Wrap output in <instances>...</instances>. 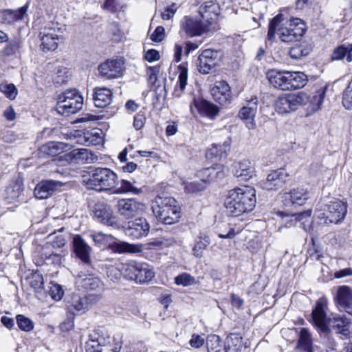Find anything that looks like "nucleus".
Returning <instances> with one entry per match:
<instances>
[{"label":"nucleus","instance_id":"c9c22d12","mask_svg":"<svg viewBox=\"0 0 352 352\" xmlns=\"http://www.w3.org/2000/svg\"><path fill=\"white\" fill-rule=\"evenodd\" d=\"M69 303L68 307L71 311L85 312L89 307L88 298L87 297H81L78 294L73 295Z\"/></svg>","mask_w":352,"mask_h":352},{"label":"nucleus","instance_id":"c756f323","mask_svg":"<svg viewBox=\"0 0 352 352\" xmlns=\"http://www.w3.org/2000/svg\"><path fill=\"white\" fill-rule=\"evenodd\" d=\"M101 134L102 131L98 129L87 131L80 135L78 142L87 146L99 145L103 141Z\"/></svg>","mask_w":352,"mask_h":352},{"label":"nucleus","instance_id":"0e129e2a","mask_svg":"<svg viewBox=\"0 0 352 352\" xmlns=\"http://www.w3.org/2000/svg\"><path fill=\"white\" fill-rule=\"evenodd\" d=\"M344 57L346 58V46L340 45L334 50L333 54H332L333 60H342Z\"/></svg>","mask_w":352,"mask_h":352},{"label":"nucleus","instance_id":"69168bd1","mask_svg":"<svg viewBox=\"0 0 352 352\" xmlns=\"http://www.w3.org/2000/svg\"><path fill=\"white\" fill-rule=\"evenodd\" d=\"M164 37V28L162 26L157 27L153 33L151 35V39L155 42H160Z\"/></svg>","mask_w":352,"mask_h":352},{"label":"nucleus","instance_id":"9b49d317","mask_svg":"<svg viewBox=\"0 0 352 352\" xmlns=\"http://www.w3.org/2000/svg\"><path fill=\"white\" fill-rule=\"evenodd\" d=\"M220 54L218 51L207 49L204 50L197 59V69L203 74H210L219 64Z\"/></svg>","mask_w":352,"mask_h":352},{"label":"nucleus","instance_id":"4c0bfd02","mask_svg":"<svg viewBox=\"0 0 352 352\" xmlns=\"http://www.w3.org/2000/svg\"><path fill=\"white\" fill-rule=\"evenodd\" d=\"M290 90L303 87L307 82V76L303 72H289Z\"/></svg>","mask_w":352,"mask_h":352},{"label":"nucleus","instance_id":"6e6d98bb","mask_svg":"<svg viewBox=\"0 0 352 352\" xmlns=\"http://www.w3.org/2000/svg\"><path fill=\"white\" fill-rule=\"evenodd\" d=\"M342 104L345 109H352V78L344 91Z\"/></svg>","mask_w":352,"mask_h":352},{"label":"nucleus","instance_id":"3c124183","mask_svg":"<svg viewBox=\"0 0 352 352\" xmlns=\"http://www.w3.org/2000/svg\"><path fill=\"white\" fill-rule=\"evenodd\" d=\"M63 144L60 142H51L43 147L44 152L52 156H55L60 153L63 151Z\"/></svg>","mask_w":352,"mask_h":352},{"label":"nucleus","instance_id":"7c9ffc66","mask_svg":"<svg viewBox=\"0 0 352 352\" xmlns=\"http://www.w3.org/2000/svg\"><path fill=\"white\" fill-rule=\"evenodd\" d=\"M217 6L212 1H206L199 7V14L203 20L212 24L217 16Z\"/></svg>","mask_w":352,"mask_h":352},{"label":"nucleus","instance_id":"dca6fc26","mask_svg":"<svg viewBox=\"0 0 352 352\" xmlns=\"http://www.w3.org/2000/svg\"><path fill=\"white\" fill-rule=\"evenodd\" d=\"M94 218L98 222L107 226H113L115 217L111 206L103 201L96 203L93 208Z\"/></svg>","mask_w":352,"mask_h":352},{"label":"nucleus","instance_id":"680f3d73","mask_svg":"<svg viewBox=\"0 0 352 352\" xmlns=\"http://www.w3.org/2000/svg\"><path fill=\"white\" fill-rule=\"evenodd\" d=\"M205 344V338L203 336L198 334H192L189 340L190 346L193 349H199Z\"/></svg>","mask_w":352,"mask_h":352},{"label":"nucleus","instance_id":"412c9836","mask_svg":"<svg viewBox=\"0 0 352 352\" xmlns=\"http://www.w3.org/2000/svg\"><path fill=\"white\" fill-rule=\"evenodd\" d=\"M76 284L87 291L102 292L104 289L103 283L98 277L92 275L78 274L77 275Z\"/></svg>","mask_w":352,"mask_h":352},{"label":"nucleus","instance_id":"2f4dec72","mask_svg":"<svg viewBox=\"0 0 352 352\" xmlns=\"http://www.w3.org/2000/svg\"><path fill=\"white\" fill-rule=\"evenodd\" d=\"M155 276L153 269L144 263H138L136 272V282L145 283L151 281Z\"/></svg>","mask_w":352,"mask_h":352},{"label":"nucleus","instance_id":"f3484780","mask_svg":"<svg viewBox=\"0 0 352 352\" xmlns=\"http://www.w3.org/2000/svg\"><path fill=\"white\" fill-rule=\"evenodd\" d=\"M213 99L222 106L229 104L232 101V92L228 83L224 80L218 81L211 90Z\"/></svg>","mask_w":352,"mask_h":352},{"label":"nucleus","instance_id":"f8f14e48","mask_svg":"<svg viewBox=\"0 0 352 352\" xmlns=\"http://www.w3.org/2000/svg\"><path fill=\"white\" fill-rule=\"evenodd\" d=\"M258 98L252 96L245 102L238 113L239 118L244 122L245 126L250 130L256 127L255 117L258 110Z\"/></svg>","mask_w":352,"mask_h":352},{"label":"nucleus","instance_id":"aec40b11","mask_svg":"<svg viewBox=\"0 0 352 352\" xmlns=\"http://www.w3.org/2000/svg\"><path fill=\"white\" fill-rule=\"evenodd\" d=\"M150 230V225L145 218H138L130 222L126 229V234L133 239L146 236Z\"/></svg>","mask_w":352,"mask_h":352},{"label":"nucleus","instance_id":"6e6552de","mask_svg":"<svg viewBox=\"0 0 352 352\" xmlns=\"http://www.w3.org/2000/svg\"><path fill=\"white\" fill-rule=\"evenodd\" d=\"M118 213L124 219H129L141 214L145 210V205L136 199H120L116 204Z\"/></svg>","mask_w":352,"mask_h":352},{"label":"nucleus","instance_id":"ea45409f","mask_svg":"<svg viewBox=\"0 0 352 352\" xmlns=\"http://www.w3.org/2000/svg\"><path fill=\"white\" fill-rule=\"evenodd\" d=\"M179 75L178 78L179 89L178 88L175 89L174 95L177 97H179L185 89L187 85L188 79V69L184 63L179 65Z\"/></svg>","mask_w":352,"mask_h":352},{"label":"nucleus","instance_id":"4be33fe9","mask_svg":"<svg viewBox=\"0 0 352 352\" xmlns=\"http://www.w3.org/2000/svg\"><path fill=\"white\" fill-rule=\"evenodd\" d=\"M190 108L192 113H195V111H197L201 115L212 119L219 112V108L216 105L204 100L194 99Z\"/></svg>","mask_w":352,"mask_h":352},{"label":"nucleus","instance_id":"f704fd0d","mask_svg":"<svg viewBox=\"0 0 352 352\" xmlns=\"http://www.w3.org/2000/svg\"><path fill=\"white\" fill-rule=\"evenodd\" d=\"M138 262L131 261L129 263H121L118 268L120 274L124 276V278L129 280H133L136 282V272L138 268Z\"/></svg>","mask_w":352,"mask_h":352},{"label":"nucleus","instance_id":"39448f33","mask_svg":"<svg viewBox=\"0 0 352 352\" xmlns=\"http://www.w3.org/2000/svg\"><path fill=\"white\" fill-rule=\"evenodd\" d=\"M83 104V98L76 89L67 90L58 98L56 110L63 116H69L79 111Z\"/></svg>","mask_w":352,"mask_h":352},{"label":"nucleus","instance_id":"864d4df0","mask_svg":"<svg viewBox=\"0 0 352 352\" xmlns=\"http://www.w3.org/2000/svg\"><path fill=\"white\" fill-rule=\"evenodd\" d=\"M116 251L119 253L138 252L140 251V246L122 242L116 244Z\"/></svg>","mask_w":352,"mask_h":352},{"label":"nucleus","instance_id":"ddd939ff","mask_svg":"<svg viewBox=\"0 0 352 352\" xmlns=\"http://www.w3.org/2000/svg\"><path fill=\"white\" fill-rule=\"evenodd\" d=\"M123 61L120 59H109L98 66L100 76L106 79H113L122 75Z\"/></svg>","mask_w":352,"mask_h":352},{"label":"nucleus","instance_id":"393cba45","mask_svg":"<svg viewBox=\"0 0 352 352\" xmlns=\"http://www.w3.org/2000/svg\"><path fill=\"white\" fill-rule=\"evenodd\" d=\"M58 184L59 182L57 181H43L35 187L34 196L38 199H47L54 193Z\"/></svg>","mask_w":352,"mask_h":352},{"label":"nucleus","instance_id":"9d476101","mask_svg":"<svg viewBox=\"0 0 352 352\" xmlns=\"http://www.w3.org/2000/svg\"><path fill=\"white\" fill-rule=\"evenodd\" d=\"M347 212L346 204L340 200H336L330 202L327 206V210L323 212L322 217L324 223H338L344 219Z\"/></svg>","mask_w":352,"mask_h":352},{"label":"nucleus","instance_id":"4d7b16f0","mask_svg":"<svg viewBox=\"0 0 352 352\" xmlns=\"http://www.w3.org/2000/svg\"><path fill=\"white\" fill-rule=\"evenodd\" d=\"M324 333L323 336V342L327 346L328 349L336 348L337 342L333 337L332 332L331 329L325 327L323 329H321Z\"/></svg>","mask_w":352,"mask_h":352},{"label":"nucleus","instance_id":"de8ad7c7","mask_svg":"<svg viewBox=\"0 0 352 352\" xmlns=\"http://www.w3.org/2000/svg\"><path fill=\"white\" fill-rule=\"evenodd\" d=\"M118 192L122 193L131 192L134 195H138L142 192V189L134 186L129 181L122 179Z\"/></svg>","mask_w":352,"mask_h":352},{"label":"nucleus","instance_id":"09e8293b","mask_svg":"<svg viewBox=\"0 0 352 352\" xmlns=\"http://www.w3.org/2000/svg\"><path fill=\"white\" fill-rule=\"evenodd\" d=\"M0 91L10 100H14L18 94L16 87L12 83H1L0 85Z\"/></svg>","mask_w":352,"mask_h":352},{"label":"nucleus","instance_id":"cd10ccee","mask_svg":"<svg viewBox=\"0 0 352 352\" xmlns=\"http://www.w3.org/2000/svg\"><path fill=\"white\" fill-rule=\"evenodd\" d=\"M351 320L344 316H336L331 320V331L348 338L350 334Z\"/></svg>","mask_w":352,"mask_h":352},{"label":"nucleus","instance_id":"f03ea898","mask_svg":"<svg viewBox=\"0 0 352 352\" xmlns=\"http://www.w3.org/2000/svg\"><path fill=\"white\" fill-rule=\"evenodd\" d=\"M256 190L249 186H243L230 190L225 201L228 215L238 217L252 211L256 206Z\"/></svg>","mask_w":352,"mask_h":352},{"label":"nucleus","instance_id":"c85d7f7f","mask_svg":"<svg viewBox=\"0 0 352 352\" xmlns=\"http://www.w3.org/2000/svg\"><path fill=\"white\" fill-rule=\"evenodd\" d=\"M198 177L206 184L207 182L220 179L225 177V173L221 166H211L204 168L198 172Z\"/></svg>","mask_w":352,"mask_h":352},{"label":"nucleus","instance_id":"58836bf2","mask_svg":"<svg viewBox=\"0 0 352 352\" xmlns=\"http://www.w3.org/2000/svg\"><path fill=\"white\" fill-rule=\"evenodd\" d=\"M28 11V6H24L16 10H7L4 14V23L11 24L21 20Z\"/></svg>","mask_w":352,"mask_h":352},{"label":"nucleus","instance_id":"e433bc0d","mask_svg":"<svg viewBox=\"0 0 352 352\" xmlns=\"http://www.w3.org/2000/svg\"><path fill=\"white\" fill-rule=\"evenodd\" d=\"M335 300L339 307L352 301L351 288L346 285L338 287Z\"/></svg>","mask_w":352,"mask_h":352},{"label":"nucleus","instance_id":"a211bd4d","mask_svg":"<svg viewBox=\"0 0 352 352\" xmlns=\"http://www.w3.org/2000/svg\"><path fill=\"white\" fill-rule=\"evenodd\" d=\"M232 173L238 182H247L254 174V168L248 160L234 162L231 166Z\"/></svg>","mask_w":352,"mask_h":352},{"label":"nucleus","instance_id":"7ed1b4c3","mask_svg":"<svg viewBox=\"0 0 352 352\" xmlns=\"http://www.w3.org/2000/svg\"><path fill=\"white\" fill-rule=\"evenodd\" d=\"M151 208L157 220L166 225L177 223L181 218L180 207L177 200L171 197H156Z\"/></svg>","mask_w":352,"mask_h":352},{"label":"nucleus","instance_id":"473e14b6","mask_svg":"<svg viewBox=\"0 0 352 352\" xmlns=\"http://www.w3.org/2000/svg\"><path fill=\"white\" fill-rule=\"evenodd\" d=\"M243 338L237 334H231L225 341L224 352H241Z\"/></svg>","mask_w":352,"mask_h":352},{"label":"nucleus","instance_id":"0eeeda50","mask_svg":"<svg viewBox=\"0 0 352 352\" xmlns=\"http://www.w3.org/2000/svg\"><path fill=\"white\" fill-rule=\"evenodd\" d=\"M210 24L203 20L184 16L180 21V34L184 33L189 37L201 36L208 31Z\"/></svg>","mask_w":352,"mask_h":352},{"label":"nucleus","instance_id":"b1692460","mask_svg":"<svg viewBox=\"0 0 352 352\" xmlns=\"http://www.w3.org/2000/svg\"><path fill=\"white\" fill-rule=\"evenodd\" d=\"M327 307V300L324 298H320L316 305L315 308L312 310L311 318L317 327L321 329H324L326 327L327 314L325 309Z\"/></svg>","mask_w":352,"mask_h":352},{"label":"nucleus","instance_id":"2eb2a0df","mask_svg":"<svg viewBox=\"0 0 352 352\" xmlns=\"http://www.w3.org/2000/svg\"><path fill=\"white\" fill-rule=\"evenodd\" d=\"M60 30L54 27H46L40 32L41 48L43 52L54 51L58 45L60 39Z\"/></svg>","mask_w":352,"mask_h":352},{"label":"nucleus","instance_id":"8fccbe9b","mask_svg":"<svg viewBox=\"0 0 352 352\" xmlns=\"http://www.w3.org/2000/svg\"><path fill=\"white\" fill-rule=\"evenodd\" d=\"M206 188V184L199 178V181L187 182L185 184V191L188 193H196L203 190Z\"/></svg>","mask_w":352,"mask_h":352},{"label":"nucleus","instance_id":"603ef678","mask_svg":"<svg viewBox=\"0 0 352 352\" xmlns=\"http://www.w3.org/2000/svg\"><path fill=\"white\" fill-rule=\"evenodd\" d=\"M175 283L177 285L186 287L195 284V278L188 273H183L175 278Z\"/></svg>","mask_w":352,"mask_h":352},{"label":"nucleus","instance_id":"c03bdc74","mask_svg":"<svg viewBox=\"0 0 352 352\" xmlns=\"http://www.w3.org/2000/svg\"><path fill=\"white\" fill-rule=\"evenodd\" d=\"M310 52V49L305 45H296L289 50V56L293 59H300L306 56Z\"/></svg>","mask_w":352,"mask_h":352},{"label":"nucleus","instance_id":"72a5a7b5","mask_svg":"<svg viewBox=\"0 0 352 352\" xmlns=\"http://www.w3.org/2000/svg\"><path fill=\"white\" fill-rule=\"evenodd\" d=\"M23 191V183L21 179L18 178L12 182L6 190V199L9 201L19 198Z\"/></svg>","mask_w":352,"mask_h":352},{"label":"nucleus","instance_id":"5701e85b","mask_svg":"<svg viewBox=\"0 0 352 352\" xmlns=\"http://www.w3.org/2000/svg\"><path fill=\"white\" fill-rule=\"evenodd\" d=\"M73 247L76 256L84 263L89 264L91 263L90 252L91 248L80 235L74 236Z\"/></svg>","mask_w":352,"mask_h":352},{"label":"nucleus","instance_id":"423d86ee","mask_svg":"<svg viewBox=\"0 0 352 352\" xmlns=\"http://www.w3.org/2000/svg\"><path fill=\"white\" fill-rule=\"evenodd\" d=\"M309 96L303 91L282 94L277 99L275 107L280 113H289L307 104Z\"/></svg>","mask_w":352,"mask_h":352},{"label":"nucleus","instance_id":"774afa93","mask_svg":"<svg viewBox=\"0 0 352 352\" xmlns=\"http://www.w3.org/2000/svg\"><path fill=\"white\" fill-rule=\"evenodd\" d=\"M65 243L66 240L65 237L61 234L55 236L50 241V244L54 248H63Z\"/></svg>","mask_w":352,"mask_h":352},{"label":"nucleus","instance_id":"6ab92c4d","mask_svg":"<svg viewBox=\"0 0 352 352\" xmlns=\"http://www.w3.org/2000/svg\"><path fill=\"white\" fill-rule=\"evenodd\" d=\"M267 77L270 85L280 90H290L289 72L270 70Z\"/></svg>","mask_w":352,"mask_h":352},{"label":"nucleus","instance_id":"338daca9","mask_svg":"<svg viewBox=\"0 0 352 352\" xmlns=\"http://www.w3.org/2000/svg\"><path fill=\"white\" fill-rule=\"evenodd\" d=\"M311 335L307 329H302L300 332L299 343L308 346L310 344Z\"/></svg>","mask_w":352,"mask_h":352},{"label":"nucleus","instance_id":"a878e982","mask_svg":"<svg viewBox=\"0 0 352 352\" xmlns=\"http://www.w3.org/2000/svg\"><path fill=\"white\" fill-rule=\"evenodd\" d=\"M113 94L111 89L105 87H96L94 89L93 100L96 107L104 108L111 104Z\"/></svg>","mask_w":352,"mask_h":352},{"label":"nucleus","instance_id":"13d9d810","mask_svg":"<svg viewBox=\"0 0 352 352\" xmlns=\"http://www.w3.org/2000/svg\"><path fill=\"white\" fill-rule=\"evenodd\" d=\"M20 48L19 41L14 40L8 43L2 50L1 53L3 56H10L14 55Z\"/></svg>","mask_w":352,"mask_h":352},{"label":"nucleus","instance_id":"79ce46f5","mask_svg":"<svg viewBox=\"0 0 352 352\" xmlns=\"http://www.w3.org/2000/svg\"><path fill=\"white\" fill-rule=\"evenodd\" d=\"M76 158L81 160L87 163H91L98 160V157L87 148L74 150Z\"/></svg>","mask_w":352,"mask_h":352},{"label":"nucleus","instance_id":"bf43d9fd","mask_svg":"<svg viewBox=\"0 0 352 352\" xmlns=\"http://www.w3.org/2000/svg\"><path fill=\"white\" fill-rule=\"evenodd\" d=\"M49 294L50 296L55 300H60L63 296L64 292L61 285L57 283H50Z\"/></svg>","mask_w":352,"mask_h":352},{"label":"nucleus","instance_id":"20e7f679","mask_svg":"<svg viewBox=\"0 0 352 352\" xmlns=\"http://www.w3.org/2000/svg\"><path fill=\"white\" fill-rule=\"evenodd\" d=\"M86 184L98 192L113 189L118 184L117 175L108 168H96L90 174Z\"/></svg>","mask_w":352,"mask_h":352},{"label":"nucleus","instance_id":"f257e3e1","mask_svg":"<svg viewBox=\"0 0 352 352\" xmlns=\"http://www.w3.org/2000/svg\"><path fill=\"white\" fill-rule=\"evenodd\" d=\"M306 31V25L299 18L287 19L280 13L270 22L267 38L272 40L277 34L283 42L290 43L301 38Z\"/></svg>","mask_w":352,"mask_h":352},{"label":"nucleus","instance_id":"37998d69","mask_svg":"<svg viewBox=\"0 0 352 352\" xmlns=\"http://www.w3.org/2000/svg\"><path fill=\"white\" fill-rule=\"evenodd\" d=\"M16 324L21 330L26 332H30L33 330L34 324L29 318L19 314L16 316Z\"/></svg>","mask_w":352,"mask_h":352},{"label":"nucleus","instance_id":"5fc2aeb1","mask_svg":"<svg viewBox=\"0 0 352 352\" xmlns=\"http://www.w3.org/2000/svg\"><path fill=\"white\" fill-rule=\"evenodd\" d=\"M180 241L173 236H164L160 241H156L153 243V245L166 248L178 245Z\"/></svg>","mask_w":352,"mask_h":352},{"label":"nucleus","instance_id":"a19ab883","mask_svg":"<svg viewBox=\"0 0 352 352\" xmlns=\"http://www.w3.org/2000/svg\"><path fill=\"white\" fill-rule=\"evenodd\" d=\"M325 88L320 89L315 93L311 99L309 98L308 102H310L311 110L312 111H318L320 108L325 96Z\"/></svg>","mask_w":352,"mask_h":352},{"label":"nucleus","instance_id":"4468645a","mask_svg":"<svg viewBox=\"0 0 352 352\" xmlns=\"http://www.w3.org/2000/svg\"><path fill=\"white\" fill-rule=\"evenodd\" d=\"M287 174L283 169L271 171L265 179L260 182L261 188L267 190H277L285 184Z\"/></svg>","mask_w":352,"mask_h":352},{"label":"nucleus","instance_id":"49530a36","mask_svg":"<svg viewBox=\"0 0 352 352\" xmlns=\"http://www.w3.org/2000/svg\"><path fill=\"white\" fill-rule=\"evenodd\" d=\"M206 345L208 352H220L221 349V339L217 335H212L208 338Z\"/></svg>","mask_w":352,"mask_h":352},{"label":"nucleus","instance_id":"bb28decb","mask_svg":"<svg viewBox=\"0 0 352 352\" xmlns=\"http://www.w3.org/2000/svg\"><path fill=\"white\" fill-rule=\"evenodd\" d=\"M230 150V140L225 141L222 144H212L206 153L208 159L220 160L226 159Z\"/></svg>","mask_w":352,"mask_h":352},{"label":"nucleus","instance_id":"052dcab7","mask_svg":"<svg viewBox=\"0 0 352 352\" xmlns=\"http://www.w3.org/2000/svg\"><path fill=\"white\" fill-rule=\"evenodd\" d=\"M43 278L39 274H34L32 276L30 280V285L33 287L36 291H38L43 288Z\"/></svg>","mask_w":352,"mask_h":352},{"label":"nucleus","instance_id":"1a4fd4ad","mask_svg":"<svg viewBox=\"0 0 352 352\" xmlns=\"http://www.w3.org/2000/svg\"><path fill=\"white\" fill-rule=\"evenodd\" d=\"M311 198V192L303 186L292 188L282 195V201L285 206H301Z\"/></svg>","mask_w":352,"mask_h":352},{"label":"nucleus","instance_id":"e2e57ef3","mask_svg":"<svg viewBox=\"0 0 352 352\" xmlns=\"http://www.w3.org/2000/svg\"><path fill=\"white\" fill-rule=\"evenodd\" d=\"M177 10V6L176 3H173L168 6L165 10L162 13V18L164 20L170 19L176 13Z\"/></svg>","mask_w":352,"mask_h":352},{"label":"nucleus","instance_id":"a18cd8bd","mask_svg":"<svg viewBox=\"0 0 352 352\" xmlns=\"http://www.w3.org/2000/svg\"><path fill=\"white\" fill-rule=\"evenodd\" d=\"M210 241L208 236L200 238L198 241L196 242L193 248V255L197 258L202 256L204 250L210 244Z\"/></svg>","mask_w":352,"mask_h":352}]
</instances>
